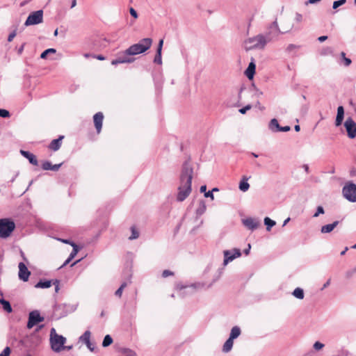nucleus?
<instances>
[{
    "label": "nucleus",
    "mask_w": 356,
    "mask_h": 356,
    "mask_svg": "<svg viewBox=\"0 0 356 356\" xmlns=\"http://www.w3.org/2000/svg\"><path fill=\"white\" fill-rule=\"evenodd\" d=\"M193 175V170L191 165L188 162H185L182 166L177 188V200L178 202H183L191 194Z\"/></svg>",
    "instance_id": "nucleus-1"
},
{
    "label": "nucleus",
    "mask_w": 356,
    "mask_h": 356,
    "mask_svg": "<svg viewBox=\"0 0 356 356\" xmlns=\"http://www.w3.org/2000/svg\"><path fill=\"white\" fill-rule=\"evenodd\" d=\"M272 40L270 33L266 35L258 34L254 37L247 38L243 42L246 51L252 49H264L266 45Z\"/></svg>",
    "instance_id": "nucleus-2"
},
{
    "label": "nucleus",
    "mask_w": 356,
    "mask_h": 356,
    "mask_svg": "<svg viewBox=\"0 0 356 356\" xmlns=\"http://www.w3.org/2000/svg\"><path fill=\"white\" fill-rule=\"evenodd\" d=\"M67 339L63 335L56 333L55 328L52 327L50 330L49 343L51 350L55 353H60L63 350L64 345Z\"/></svg>",
    "instance_id": "nucleus-3"
},
{
    "label": "nucleus",
    "mask_w": 356,
    "mask_h": 356,
    "mask_svg": "<svg viewBox=\"0 0 356 356\" xmlns=\"http://www.w3.org/2000/svg\"><path fill=\"white\" fill-rule=\"evenodd\" d=\"M152 44V40L151 38H143L139 42L130 46L127 49V54L135 56L144 53L151 47Z\"/></svg>",
    "instance_id": "nucleus-4"
},
{
    "label": "nucleus",
    "mask_w": 356,
    "mask_h": 356,
    "mask_svg": "<svg viewBox=\"0 0 356 356\" xmlns=\"http://www.w3.org/2000/svg\"><path fill=\"white\" fill-rule=\"evenodd\" d=\"M15 228V224L10 218L0 219V238H6L10 236Z\"/></svg>",
    "instance_id": "nucleus-5"
},
{
    "label": "nucleus",
    "mask_w": 356,
    "mask_h": 356,
    "mask_svg": "<svg viewBox=\"0 0 356 356\" xmlns=\"http://www.w3.org/2000/svg\"><path fill=\"white\" fill-rule=\"evenodd\" d=\"M223 266H226L229 263L232 262L236 258L241 256V250L238 248H233L231 250H226L223 251Z\"/></svg>",
    "instance_id": "nucleus-6"
},
{
    "label": "nucleus",
    "mask_w": 356,
    "mask_h": 356,
    "mask_svg": "<svg viewBox=\"0 0 356 356\" xmlns=\"http://www.w3.org/2000/svg\"><path fill=\"white\" fill-rule=\"evenodd\" d=\"M43 21V11L42 10L31 13L27 17L25 26L35 25L42 23Z\"/></svg>",
    "instance_id": "nucleus-7"
},
{
    "label": "nucleus",
    "mask_w": 356,
    "mask_h": 356,
    "mask_svg": "<svg viewBox=\"0 0 356 356\" xmlns=\"http://www.w3.org/2000/svg\"><path fill=\"white\" fill-rule=\"evenodd\" d=\"M343 195L350 202H356V185L353 183L345 185L343 188Z\"/></svg>",
    "instance_id": "nucleus-8"
},
{
    "label": "nucleus",
    "mask_w": 356,
    "mask_h": 356,
    "mask_svg": "<svg viewBox=\"0 0 356 356\" xmlns=\"http://www.w3.org/2000/svg\"><path fill=\"white\" fill-rule=\"evenodd\" d=\"M44 317L40 316L38 310H33L29 314V320L26 325L27 328L31 329L39 323L44 321Z\"/></svg>",
    "instance_id": "nucleus-9"
},
{
    "label": "nucleus",
    "mask_w": 356,
    "mask_h": 356,
    "mask_svg": "<svg viewBox=\"0 0 356 356\" xmlns=\"http://www.w3.org/2000/svg\"><path fill=\"white\" fill-rule=\"evenodd\" d=\"M204 286V284L203 283H195L191 286H183V285H177V289L179 291V295L184 296L186 293H192L194 292L195 289H200Z\"/></svg>",
    "instance_id": "nucleus-10"
},
{
    "label": "nucleus",
    "mask_w": 356,
    "mask_h": 356,
    "mask_svg": "<svg viewBox=\"0 0 356 356\" xmlns=\"http://www.w3.org/2000/svg\"><path fill=\"white\" fill-rule=\"evenodd\" d=\"M348 137L353 139L356 137V122L351 118H348L344 122Z\"/></svg>",
    "instance_id": "nucleus-11"
},
{
    "label": "nucleus",
    "mask_w": 356,
    "mask_h": 356,
    "mask_svg": "<svg viewBox=\"0 0 356 356\" xmlns=\"http://www.w3.org/2000/svg\"><path fill=\"white\" fill-rule=\"evenodd\" d=\"M242 223L246 228L252 231L257 229L260 225V222L258 219L251 217L243 219Z\"/></svg>",
    "instance_id": "nucleus-12"
},
{
    "label": "nucleus",
    "mask_w": 356,
    "mask_h": 356,
    "mask_svg": "<svg viewBox=\"0 0 356 356\" xmlns=\"http://www.w3.org/2000/svg\"><path fill=\"white\" fill-rule=\"evenodd\" d=\"M19 273L18 277L19 280L27 282L29 280V276L31 275V272L27 268L26 266L23 263L20 262L18 265Z\"/></svg>",
    "instance_id": "nucleus-13"
},
{
    "label": "nucleus",
    "mask_w": 356,
    "mask_h": 356,
    "mask_svg": "<svg viewBox=\"0 0 356 356\" xmlns=\"http://www.w3.org/2000/svg\"><path fill=\"white\" fill-rule=\"evenodd\" d=\"M103 120L104 115L102 112H98L93 116V121L97 134H99L101 132Z\"/></svg>",
    "instance_id": "nucleus-14"
},
{
    "label": "nucleus",
    "mask_w": 356,
    "mask_h": 356,
    "mask_svg": "<svg viewBox=\"0 0 356 356\" xmlns=\"http://www.w3.org/2000/svg\"><path fill=\"white\" fill-rule=\"evenodd\" d=\"M132 54H127V49L124 51H122L118 54V57L120 60H122V63H131L135 60V58L131 57Z\"/></svg>",
    "instance_id": "nucleus-15"
},
{
    "label": "nucleus",
    "mask_w": 356,
    "mask_h": 356,
    "mask_svg": "<svg viewBox=\"0 0 356 356\" xmlns=\"http://www.w3.org/2000/svg\"><path fill=\"white\" fill-rule=\"evenodd\" d=\"M292 29V26H290L289 27V29H285L284 31H281L279 28V26H278V24L277 22V21H274L270 26V29L271 30V31H269L268 33H270V35L272 33H275L276 35H277L278 34L280 33H287L289 32L291 29Z\"/></svg>",
    "instance_id": "nucleus-16"
},
{
    "label": "nucleus",
    "mask_w": 356,
    "mask_h": 356,
    "mask_svg": "<svg viewBox=\"0 0 356 356\" xmlns=\"http://www.w3.org/2000/svg\"><path fill=\"white\" fill-rule=\"evenodd\" d=\"M344 118V108L342 106H339L337 108V114L335 120V125L337 127L340 126Z\"/></svg>",
    "instance_id": "nucleus-17"
},
{
    "label": "nucleus",
    "mask_w": 356,
    "mask_h": 356,
    "mask_svg": "<svg viewBox=\"0 0 356 356\" xmlns=\"http://www.w3.org/2000/svg\"><path fill=\"white\" fill-rule=\"evenodd\" d=\"M255 69H256V65H255L254 62L252 60V62H250L249 63L248 68L245 71V76L250 80L253 79V76H254V73H255Z\"/></svg>",
    "instance_id": "nucleus-18"
},
{
    "label": "nucleus",
    "mask_w": 356,
    "mask_h": 356,
    "mask_svg": "<svg viewBox=\"0 0 356 356\" xmlns=\"http://www.w3.org/2000/svg\"><path fill=\"white\" fill-rule=\"evenodd\" d=\"M20 153L22 156L26 158L31 164H33V165H38V162L35 155L30 153L29 152L24 150H20Z\"/></svg>",
    "instance_id": "nucleus-19"
},
{
    "label": "nucleus",
    "mask_w": 356,
    "mask_h": 356,
    "mask_svg": "<svg viewBox=\"0 0 356 356\" xmlns=\"http://www.w3.org/2000/svg\"><path fill=\"white\" fill-rule=\"evenodd\" d=\"M339 225V221H334L331 224L323 225L321 228V232L322 234H328L332 232L334 229Z\"/></svg>",
    "instance_id": "nucleus-20"
},
{
    "label": "nucleus",
    "mask_w": 356,
    "mask_h": 356,
    "mask_svg": "<svg viewBox=\"0 0 356 356\" xmlns=\"http://www.w3.org/2000/svg\"><path fill=\"white\" fill-rule=\"evenodd\" d=\"M63 138V136H60L58 138L53 140L49 144V148L54 151L58 150L61 146L62 140Z\"/></svg>",
    "instance_id": "nucleus-21"
},
{
    "label": "nucleus",
    "mask_w": 356,
    "mask_h": 356,
    "mask_svg": "<svg viewBox=\"0 0 356 356\" xmlns=\"http://www.w3.org/2000/svg\"><path fill=\"white\" fill-rule=\"evenodd\" d=\"M62 164L63 163H61L59 164L52 165L49 161H45L42 163V168L44 170L58 171Z\"/></svg>",
    "instance_id": "nucleus-22"
},
{
    "label": "nucleus",
    "mask_w": 356,
    "mask_h": 356,
    "mask_svg": "<svg viewBox=\"0 0 356 356\" xmlns=\"http://www.w3.org/2000/svg\"><path fill=\"white\" fill-rule=\"evenodd\" d=\"M241 328L236 325L234 326L231 330L229 338L234 340V339L238 338L241 335Z\"/></svg>",
    "instance_id": "nucleus-23"
},
{
    "label": "nucleus",
    "mask_w": 356,
    "mask_h": 356,
    "mask_svg": "<svg viewBox=\"0 0 356 356\" xmlns=\"http://www.w3.org/2000/svg\"><path fill=\"white\" fill-rule=\"evenodd\" d=\"M234 344V340L228 338L222 346V352L227 353L231 351Z\"/></svg>",
    "instance_id": "nucleus-24"
},
{
    "label": "nucleus",
    "mask_w": 356,
    "mask_h": 356,
    "mask_svg": "<svg viewBox=\"0 0 356 356\" xmlns=\"http://www.w3.org/2000/svg\"><path fill=\"white\" fill-rule=\"evenodd\" d=\"M239 189L243 192H246L250 188V184L248 182V178L244 177L239 183Z\"/></svg>",
    "instance_id": "nucleus-25"
},
{
    "label": "nucleus",
    "mask_w": 356,
    "mask_h": 356,
    "mask_svg": "<svg viewBox=\"0 0 356 356\" xmlns=\"http://www.w3.org/2000/svg\"><path fill=\"white\" fill-rule=\"evenodd\" d=\"M280 127V126L278 123V121L276 119L274 118L270 121L269 129L273 132H279Z\"/></svg>",
    "instance_id": "nucleus-26"
},
{
    "label": "nucleus",
    "mask_w": 356,
    "mask_h": 356,
    "mask_svg": "<svg viewBox=\"0 0 356 356\" xmlns=\"http://www.w3.org/2000/svg\"><path fill=\"white\" fill-rule=\"evenodd\" d=\"M91 332L89 330H86L80 337L79 341L84 343L85 344L89 343L90 341Z\"/></svg>",
    "instance_id": "nucleus-27"
},
{
    "label": "nucleus",
    "mask_w": 356,
    "mask_h": 356,
    "mask_svg": "<svg viewBox=\"0 0 356 356\" xmlns=\"http://www.w3.org/2000/svg\"><path fill=\"white\" fill-rule=\"evenodd\" d=\"M0 304L2 305L3 309L8 312L11 313L13 309L10 302L3 298L0 299Z\"/></svg>",
    "instance_id": "nucleus-28"
},
{
    "label": "nucleus",
    "mask_w": 356,
    "mask_h": 356,
    "mask_svg": "<svg viewBox=\"0 0 356 356\" xmlns=\"http://www.w3.org/2000/svg\"><path fill=\"white\" fill-rule=\"evenodd\" d=\"M51 286V281L45 280V281H40L38 282L35 287V288H42V289H47Z\"/></svg>",
    "instance_id": "nucleus-29"
},
{
    "label": "nucleus",
    "mask_w": 356,
    "mask_h": 356,
    "mask_svg": "<svg viewBox=\"0 0 356 356\" xmlns=\"http://www.w3.org/2000/svg\"><path fill=\"white\" fill-rule=\"evenodd\" d=\"M264 225L266 226L267 231H270L271 228L275 225V221L271 220L268 217H266L264 220Z\"/></svg>",
    "instance_id": "nucleus-30"
},
{
    "label": "nucleus",
    "mask_w": 356,
    "mask_h": 356,
    "mask_svg": "<svg viewBox=\"0 0 356 356\" xmlns=\"http://www.w3.org/2000/svg\"><path fill=\"white\" fill-rule=\"evenodd\" d=\"M293 296H295L296 298H298L300 300H302L304 298V291L300 288H296L294 289V291L292 293Z\"/></svg>",
    "instance_id": "nucleus-31"
},
{
    "label": "nucleus",
    "mask_w": 356,
    "mask_h": 356,
    "mask_svg": "<svg viewBox=\"0 0 356 356\" xmlns=\"http://www.w3.org/2000/svg\"><path fill=\"white\" fill-rule=\"evenodd\" d=\"M112 343H113L112 337L109 334H107L104 337V339L102 342V346L107 347V346H110Z\"/></svg>",
    "instance_id": "nucleus-32"
},
{
    "label": "nucleus",
    "mask_w": 356,
    "mask_h": 356,
    "mask_svg": "<svg viewBox=\"0 0 356 356\" xmlns=\"http://www.w3.org/2000/svg\"><path fill=\"white\" fill-rule=\"evenodd\" d=\"M56 52V50L54 48L47 49L41 54L40 58L42 59H45L47 58V55H49V54H55Z\"/></svg>",
    "instance_id": "nucleus-33"
},
{
    "label": "nucleus",
    "mask_w": 356,
    "mask_h": 356,
    "mask_svg": "<svg viewBox=\"0 0 356 356\" xmlns=\"http://www.w3.org/2000/svg\"><path fill=\"white\" fill-rule=\"evenodd\" d=\"M71 245L73 247V250L69 256L70 259H74L79 252V248L74 243H72Z\"/></svg>",
    "instance_id": "nucleus-34"
},
{
    "label": "nucleus",
    "mask_w": 356,
    "mask_h": 356,
    "mask_svg": "<svg viewBox=\"0 0 356 356\" xmlns=\"http://www.w3.org/2000/svg\"><path fill=\"white\" fill-rule=\"evenodd\" d=\"M128 283L127 282H124L122 283L120 288L115 291V295L118 297H121L122 294L123 289L127 286Z\"/></svg>",
    "instance_id": "nucleus-35"
},
{
    "label": "nucleus",
    "mask_w": 356,
    "mask_h": 356,
    "mask_svg": "<svg viewBox=\"0 0 356 356\" xmlns=\"http://www.w3.org/2000/svg\"><path fill=\"white\" fill-rule=\"evenodd\" d=\"M131 235L129 237V240H134V239L138 238L139 236L138 232L134 227H132L131 228Z\"/></svg>",
    "instance_id": "nucleus-36"
},
{
    "label": "nucleus",
    "mask_w": 356,
    "mask_h": 356,
    "mask_svg": "<svg viewBox=\"0 0 356 356\" xmlns=\"http://www.w3.org/2000/svg\"><path fill=\"white\" fill-rule=\"evenodd\" d=\"M154 62L156 64H162L161 52L156 51V56L154 59Z\"/></svg>",
    "instance_id": "nucleus-37"
},
{
    "label": "nucleus",
    "mask_w": 356,
    "mask_h": 356,
    "mask_svg": "<svg viewBox=\"0 0 356 356\" xmlns=\"http://www.w3.org/2000/svg\"><path fill=\"white\" fill-rule=\"evenodd\" d=\"M346 2V0H339L333 2L332 8L337 9L338 7L343 5Z\"/></svg>",
    "instance_id": "nucleus-38"
},
{
    "label": "nucleus",
    "mask_w": 356,
    "mask_h": 356,
    "mask_svg": "<svg viewBox=\"0 0 356 356\" xmlns=\"http://www.w3.org/2000/svg\"><path fill=\"white\" fill-rule=\"evenodd\" d=\"M300 48V46L299 45H297V44H290L287 48H286V51L288 52H292V51H294L297 49H298Z\"/></svg>",
    "instance_id": "nucleus-39"
},
{
    "label": "nucleus",
    "mask_w": 356,
    "mask_h": 356,
    "mask_svg": "<svg viewBox=\"0 0 356 356\" xmlns=\"http://www.w3.org/2000/svg\"><path fill=\"white\" fill-rule=\"evenodd\" d=\"M325 213L324 209L321 206H318L317 207L316 213L313 215L314 218H317L320 214H323Z\"/></svg>",
    "instance_id": "nucleus-40"
},
{
    "label": "nucleus",
    "mask_w": 356,
    "mask_h": 356,
    "mask_svg": "<svg viewBox=\"0 0 356 356\" xmlns=\"http://www.w3.org/2000/svg\"><path fill=\"white\" fill-rule=\"evenodd\" d=\"M9 116H10V113L8 111L0 108V117L8 118Z\"/></svg>",
    "instance_id": "nucleus-41"
},
{
    "label": "nucleus",
    "mask_w": 356,
    "mask_h": 356,
    "mask_svg": "<svg viewBox=\"0 0 356 356\" xmlns=\"http://www.w3.org/2000/svg\"><path fill=\"white\" fill-rule=\"evenodd\" d=\"M323 347H324V344L319 341H316L314 344V348L316 350H319L322 349Z\"/></svg>",
    "instance_id": "nucleus-42"
},
{
    "label": "nucleus",
    "mask_w": 356,
    "mask_h": 356,
    "mask_svg": "<svg viewBox=\"0 0 356 356\" xmlns=\"http://www.w3.org/2000/svg\"><path fill=\"white\" fill-rule=\"evenodd\" d=\"M10 353V349L9 347H6L0 353V356H9Z\"/></svg>",
    "instance_id": "nucleus-43"
},
{
    "label": "nucleus",
    "mask_w": 356,
    "mask_h": 356,
    "mask_svg": "<svg viewBox=\"0 0 356 356\" xmlns=\"http://www.w3.org/2000/svg\"><path fill=\"white\" fill-rule=\"evenodd\" d=\"M251 108H252L251 105L248 104V105L245 106V107L240 108V109H239V112H240L241 114H245V113L248 111H249Z\"/></svg>",
    "instance_id": "nucleus-44"
},
{
    "label": "nucleus",
    "mask_w": 356,
    "mask_h": 356,
    "mask_svg": "<svg viewBox=\"0 0 356 356\" xmlns=\"http://www.w3.org/2000/svg\"><path fill=\"white\" fill-rule=\"evenodd\" d=\"M122 353L126 355V356H135L134 352H133L132 350H131L129 349H124L122 350Z\"/></svg>",
    "instance_id": "nucleus-45"
},
{
    "label": "nucleus",
    "mask_w": 356,
    "mask_h": 356,
    "mask_svg": "<svg viewBox=\"0 0 356 356\" xmlns=\"http://www.w3.org/2000/svg\"><path fill=\"white\" fill-rule=\"evenodd\" d=\"M206 210V206L205 204L203 203L202 204L201 207H200L199 209H197V213L199 214V215H202V213H204V212Z\"/></svg>",
    "instance_id": "nucleus-46"
},
{
    "label": "nucleus",
    "mask_w": 356,
    "mask_h": 356,
    "mask_svg": "<svg viewBox=\"0 0 356 356\" xmlns=\"http://www.w3.org/2000/svg\"><path fill=\"white\" fill-rule=\"evenodd\" d=\"M172 275H173V273L172 271H170V270H165L162 273V276L163 277H167Z\"/></svg>",
    "instance_id": "nucleus-47"
},
{
    "label": "nucleus",
    "mask_w": 356,
    "mask_h": 356,
    "mask_svg": "<svg viewBox=\"0 0 356 356\" xmlns=\"http://www.w3.org/2000/svg\"><path fill=\"white\" fill-rule=\"evenodd\" d=\"M129 13L133 17H134L135 19L138 18L137 12L133 8H129Z\"/></svg>",
    "instance_id": "nucleus-48"
},
{
    "label": "nucleus",
    "mask_w": 356,
    "mask_h": 356,
    "mask_svg": "<svg viewBox=\"0 0 356 356\" xmlns=\"http://www.w3.org/2000/svg\"><path fill=\"white\" fill-rule=\"evenodd\" d=\"M16 36V31H14L13 32L10 33L8 38V41L11 42L14 38Z\"/></svg>",
    "instance_id": "nucleus-49"
},
{
    "label": "nucleus",
    "mask_w": 356,
    "mask_h": 356,
    "mask_svg": "<svg viewBox=\"0 0 356 356\" xmlns=\"http://www.w3.org/2000/svg\"><path fill=\"white\" fill-rule=\"evenodd\" d=\"M204 196L206 197H210L211 200L214 199V196L213 192L211 191H209L208 192H205Z\"/></svg>",
    "instance_id": "nucleus-50"
},
{
    "label": "nucleus",
    "mask_w": 356,
    "mask_h": 356,
    "mask_svg": "<svg viewBox=\"0 0 356 356\" xmlns=\"http://www.w3.org/2000/svg\"><path fill=\"white\" fill-rule=\"evenodd\" d=\"M163 44V40L161 39L159 40L156 51H159V52L162 51Z\"/></svg>",
    "instance_id": "nucleus-51"
},
{
    "label": "nucleus",
    "mask_w": 356,
    "mask_h": 356,
    "mask_svg": "<svg viewBox=\"0 0 356 356\" xmlns=\"http://www.w3.org/2000/svg\"><path fill=\"white\" fill-rule=\"evenodd\" d=\"M290 129H291V127L289 126H285V127L280 126L279 131L286 132V131H290Z\"/></svg>",
    "instance_id": "nucleus-52"
},
{
    "label": "nucleus",
    "mask_w": 356,
    "mask_h": 356,
    "mask_svg": "<svg viewBox=\"0 0 356 356\" xmlns=\"http://www.w3.org/2000/svg\"><path fill=\"white\" fill-rule=\"evenodd\" d=\"M59 284L60 282L58 280H55L54 282H53V284L55 286L56 292H58L59 290Z\"/></svg>",
    "instance_id": "nucleus-53"
},
{
    "label": "nucleus",
    "mask_w": 356,
    "mask_h": 356,
    "mask_svg": "<svg viewBox=\"0 0 356 356\" xmlns=\"http://www.w3.org/2000/svg\"><path fill=\"white\" fill-rule=\"evenodd\" d=\"M121 63H122V60H120L118 56L116 59H114L111 61V64L113 65H116L118 64H121Z\"/></svg>",
    "instance_id": "nucleus-54"
},
{
    "label": "nucleus",
    "mask_w": 356,
    "mask_h": 356,
    "mask_svg": "<svg viewBox=\"0 0 356 356\" xmlns=\"http://www.w3.org/2000/svg\"><path fill=\"white\" fill-rule=\"evenodd\" d=\"M295 19L298 22H300L302 21V15L300 13H296V17H295Z\"/></svg>",
    "instance_id": "nucleus-55"
},
{
    "label": "nucleus",
    "mask_w": 356,
    "mask_h": 356,
    "mask_svg": "<svg viewBox=\"0 0 356 356\" xmlns=\"http://www.w3.org/2000/svg\"><path fill=\"white\" fill-rule=\"evenodd\" d=\"M343 60H344L345 66H346V67L349 66L351 64V62H352L350 58H345L343 59Z\"/></svg>",
    "instance_id": "nucleus-56"
},
{
    "label": "nucleus",
    "mask_w": 356,
    "mask_h": 356,
    "mask_svg": "<svg viewBox=\"0 0 356 356\" xmlns=\"http://www.w3.org/2000/svg\"><path fill=\"white\" fill-rule=\"evenodd\" d=\"M327 39V36L322 35L318 38V40L321 42L325 41Z\"/></svg>",
    "instance_id": "nucleus-57"
},
{
    "label": "nucleus",
    "mask_w": 356,
    "mask_h": 356,
    "mask_svg": "<svg viewBox=\"0 0 356 356\" xmlns=\"http://www.w3.org/2000/svg\"><path fill=\"white\" fill-rule=\"evenodd\" d=\"M87 348L90 350V351H93L94 350V346L91 343V342L90 341L89 343H86V344Z\"/></svg>",
    "instance_id": "nucleus-58"
},
{
    "label": "nucleus",
    "mask_w": 356,
    "mask_h": 356,
    "mask_svg": "<svg viewBox=\"0 0 356 356\" xmlns=\"http://www.w3.org/2000/svg\"><path fill=\"white\" fill-rule=\"evenodd\" d=\"M250 249H251V245L249 243L248 245V248L244 250V253H245V255H248L249 254Z\"/></svg>",
    "instance_id": "nucleus-59"
},
{
    "label": "nucleus",
    "mask_w": 356,
    "mask_h": 356,
    "mask_svg": "<svg viewBox=\"0 0 356 356\" xmlns=\"http://www.w3.org/2000/svg\"><path fill=\"white\" fill-rule=\"evenodd\" d=\"M93 58H95L99 60H104L105 59V58L102 56V55H98V56H92Z\"/></svg>",
    "instance_id": "nucleus-60"
},
{
    "label": "nucleus",
    "mask_w": 356,
    "mask_h": 356,
    "mask_svg": "<svg viewBox=\"0 0 356 356\" xmlns=\"http://www.w3.org/2000/svg\"><path fill=\"white\" fill-rule=\"evenodd\" d=\"M24 46H25V44L24 43L19 49H18V54H21L23 51H24Z\"/></svg>",
    "instance_id": "nucleus-61"
},
{
    "label": "nucleus",
    "mask_w": 356,
    "mask_h": 356,
    "mask_svg": "<svg viewBox=\"0 0 356 356\" xmlns=\"http://www.w3.org/2000/svg\"><path fill=\"white\" fill-rule=\"evenodd\" d=\"M72 348H73L72 345H70V346H65L64 345L63 350H70L72 349Z\"/></svg>",
    "instance_id": "nucleus-62"
},
{
    "label": "nucleus",
    "mask_w": 356,
    "mask_h": 356,
    "mask_svg": "<svg viewBox=\"0 0 356 356\" xmlns=\"http://www.w3.org/2000/svg\"><path fill=\"white\" fill-rule=\"evenodd\" d=\"M330 284V280H328L324 284H323V288L321 289L322 290L324 289L325 288L327 287Z\"/></svg>",
    "instance_id": "nucleus-63"
},
{
    "label": "nucleus",
    "mask_w": 356,
    "mask_h": 356,
    "mask_svg": "<svg viewBox=\"0 0 356 356\" xmlns=\"http://www.w3.org/2000/svg\"><path fill=\"white\" fill-rule=\"evenodd\" d=\"M261 95H262V92H261L258 90H255L254 95H256L257 97H259Z\"/></svg>",
    "instance_id": "nucleus-64"
}]
</instances>
